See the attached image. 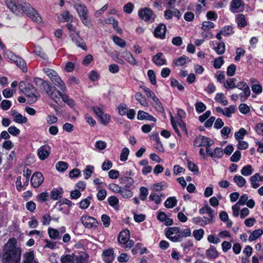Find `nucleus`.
Listing matches in <instances>:
<instances>
[{
    "label": "nucleus",
    "mask_w": 263,
    "mask_h": 263,
    "mask_svg": "<svg viewBox=\"0 0 263 263\" xmlns=\"http://www.w3.org/2000/svg\"><path fill=\"white\" fill-rule=\"evenodd\" d=\"M233 180L239 187L244 186L247 182L246 180L240 175H235L234 177Z\"/></svg>",
    "instance_id": "obj_30"
},
{
    "label": "nucleus",
    "mask_w": 263,
    "mask_h": 263,
    "mask_svg": "<svg viewBox=\"0 0 263 263\" xmlns=\"http://www.w3.org/2000/svg\"><path fill=\"white\" fill-rule=\"evenodd\" d=\"M129 154V150L127 147L123 148L122 152L120 154V159L121 161H125L128 159V156Z\"/></svg>",
    "instance_id": "obj_52"
},
{
    "label": "nucleus",
    "mask_w": 263,
    "mask_h": 263,
    "mask_svg": "<svg viewBox=\"0 0 263 263\" xmlns=\"http://www.w3.org/2000/svg\"><path fill=\"white\" fill-rule=\"evenodd\" d=\"M48 234L49 237L52 239H59L61 238L58 230L56 229L49 228L48 229Z\"/></svg>",
    "instance_id": "obj_29"
},
{
    "label": "nucleus",
    "mask_w": 263,
    "mask_h": 263,
    "mask_svg": "<svg viewBox=\"0 0 263 263\" xmlns=\"http://www.w3.org/2000/svg\"><path fill=\"white\" fill-rule=\"evenodd\" d=\"M91 197H88L86 198L81 200L78 204L80 209L82 210L86 209L90 204Z\"/></svg>",
    "instance_id": "obj_40"
},
{
    "label": "nucleus",
    "mask_w": 263,
    "mask_h": 263,
    "mask_svg": "<svg viewBox=\"0 0 263 263\" xmlns=\"http://www.w3.org/2000/svg\"><path fill=\"white\" fill-rule=\"evenodd\" d=\"M44 71L54 85L58 87L63 92H66L67 91V88L64 82L62 80L55 70L48 68H44Z\"/></svg>",
    "instance_id": "obj_4"
},
{
    "label": "nucleus",
    "mask_w": 263,
    "mask_h": 263,
    "mask_svg": "<svg viewBox=\"0 0 263 263\" xmlns=\"http://www.w3.org/2000/svg\"><path fill=\"white\" fill-rule=\"evenodd\" d=\"M209 215V218L207 219L206 221H203L204 222L205 224H206L209 223H212L214 221V217L215 216L214 210H213L210 207L209 208L208 212L206 213Z\"/></svg>",
    "instance_id": "obj_46"
},
{
    "label": "nucleus",
    "mask_w": 263,
    "mask_h": 263,
    "mask_svg": "<svg viewBox=\"0 0 263 263\" xmlns=\"http://www.w3.org/2000/svg\"><path fill=\"white\" fill-rule=\"evenodd\" d=\"M100 123L104 125H107L110 121L111 117L108 114H105L103 112L99 117Z\"/></svg>",
    "instance_id": "obj_38"
},
{
    "label": "nucleus",
    "mask_w": 263,
    "mask_h": 263,
    "mask_svg": "<svg viewBox=\"0 0 263 263\" xmlns=\"http://www.w3.org/2000/svg\"><path fill=\"white\" fill-rule=\"evenodd\" d=\"M7 57L12 61L15 64L23 70L26 72L27 70V68L25 61L21 58L16 56L14 53L10 51L7 52Z\"/></svg>",
    "instance_id": "obj_8"
},
{
    "label": "nucleus",
    "mask_w": 263,
    "mask_h": 263,
    "mask_svg": "<svg viewBox=\"0 0 263 263\" xmlns=\"http://www.w3.org/2000/svg\"><path fill=\"white\" fill-rule=\"evenodd\" d=\"M23 263H39L35 258L34 252L32 250L25 252L23 255Z\"/></svg>",
    "instance_id": "obj_18"
},
{
    "label": "nucleus",
    "mask_w": 263,
    "mask_h": 263,
    "mask_svg": "<svg viewBox=\"0 0 263 263\" xmlns=\"http://www.w3.org/2000/svg\"><path fill=\"white\" fill-rule=\"evenodd\" d=\"M112 40L115 44L120 47H124L126 45V42L118 36H114Z\"/></svg>",
    "instance_id": "obj_49"
},
{
    "label": "nucleus",
    "mask_w": 263,
    "mask_h": 263,
    "mask_svg": "<svg viewBox=\"0 0 263 263\" xmlns=\"http://www.w3.org/2000/svg\"><path fill=\"white\" fill-rule=\"evenodd\" d=\"M153 62L157 66H162L165 64V59L162 53L159 52L153 57Z\"/></svg>",
    "instance_id": "obj_23"
},
{
    "label": "nucleus",
    "mask_w": 263,
    "mask_h": 263,
    "mask_svg": "<svg viewBox=\"0 0 263 263\" xmlns=\"http://www.w3.org/2000/svg\"><path fill=\"white\" fill-rule=\"evenodd\" d=\"M129 231L127 230L122 231L118 236V241L121 245L125 243L129 239Z\"/></svg>",
    "instance_id": "obj_24"
},
{
    "label": "nucleus",
    "mask_w": 263,
    "mask_h": 263,
    "mask_svg": "<svg viewBox=\"0 0 263 263\" xmlns=\"http://www.w3.org/2000/svg\"><path fill=\"white\" fill-rule=\"evenodd\" d=\"M7 7L17 15L25 13L37 23L42 22V18L31 5L24 0H4Z\"/></svg>",
    "instance_id": "obj_1"
},
{
    "label": "nucleus",
    "mask_w": 263,
    "mask_h": 263,
    "mask_svg": "<svg viewBox=\"0 0 263 263\" xmlns=\"http://www.w3.org/2000/svg\"><path fill=\"white\" fill-rule=\"evenodd\" d=\"M177 203V200L174 197H171L168 198L165 203V206L168 209L173 208L176 205Z\"/></svg>",
    "instance_id": "obj_34"
},
{
    "label": "nucleus",
    "mask_w": 263,
    "mask_h": 263,
    "mask_svg": "<svg viewBox=\"0 0 263 263\" xmlns=\"http://www.w3.org/2000/svg\"><path fill=\"white\" fill-rule=\"evenodd\" d=\"M195 108L196 111L201 113L203 112L206 108L205 105L202 102H197L195 104Z\"/></svg>",
    "instance_id": "obj_59"
},
{
    "label": "nucleus",
    "mask_w": 263,
    "mask_h": 263,
    "mask_svg": "<svg viewBox=\"0 0 263 263\" xmlns=\"http://www.w3.org/2000/svg\"><path fill=\"white\" fill-rule=\"evenodd\" d=\"M141 88H142L143 91L145 92L147 97L152 99V100L153 101H154V100H156L157 98H158L156 96L155 93L152 91H151L149 88H148L145 86H142V87H141Z\"/></svg>",
    "instance_id": "obj_56"
},
{
    "label": "nucleus",
    "mask_w": 263,
    "mask_h": 263,
    "mask_svg": "<svg viewBox=\"0 0 263 263\" xmlns=\"http://www.w3.org/2000/svg\"><path fill=\"white\" fill-rule=\"evenodd\" d=\"M100 186H97V189L98 190V192L97 194V199L99 201H102L105 199L107 195V192L105 190L100 189Z\"/></svg>",
    "instance_id": "obj_42"
},
{
    "label": "nucleus",
    "mask_w": 263,
    "mask_h": 263,
    "mask_svg": "<svg viewBox=\"0 0 263 263\" xmlns=\"http://www.w3.org/2000/svg\"><path fill=\"white\" fill-rule=\"evenodd\" d=\"M165 235L167 238L173 242H180L179 228L174 227L166 230Z\"/></svg>",
    "instance_id": "obj_9"
},
{
    "label": "nucleus",
    "mask_w": 263,
    "mask_h": 263,
    "mask_svg": "<svg viewBox=\"0 0 263 263\" xmlns=\"http://www.w3.org/2000/svg\"><path fill=\"white\" fill-rule=\"evenodd\" d=\"M236 22L238 27L243 28L247 25L245 16L242 14H238L236 17Z\"/></svg>",
    "instance_id": "obj_25"
},
{
    "label": "nucleus",
    "mask_w": 263,
    "mask_h": 263,
    "mask_svg": "<svg viewBox=\"0 0 263 263\" xmlns=\"http://www.w3.org/2000/svg\"><path fill=\"white\" fill-rule=\"evenodd\" d=\"M61 15L65 22L68 23L69 22H72L73 20L72 15L67 10L63 11Z\"/></svg>",
    "instance_id": "obj_51"
},
{
    "label": "nucleus",
    "mask_w": 263,
    "mask_h": 263,
    "mask_svg": "<svg viewBox=\"0 0 263 263\" xmlns=\"http://www.w3.org/2000/svg\"><path fill=\"white\" fill-rule=\"evenodd\" d=\"M215 100L222 104L223 105H227L228 104V102L222 93H217L215 95Z\"/></svg>",
    "instance_id": "obj_33"
},
{
    "label": "nucleus",
    "mask_w": 263,
    "mask_h": 263,
    "mask_svg": "<svg viewBox=\"0 0 263 263\" xmlns=\"http://www.w3.org/2000/svg\"><path fill=\"white\" fill-rule=\"evenodd\" d=\"M166 27L164 24H159L155 29L154 36L157 38L163 39L165 38Z\"/></svg>",
    "instance_id": "obj_16"
},
{
    "label": "nucleus",
    "mask_w": 263,
    "mask_h": 263,
    "mask_svg": "<svg viewBox=\"0 0 263 263\" xmlns=\"http://www.w3.org/2000/svg\"><path fill=\"white\" fill-rule=\"evenodd\" d=\"M214 142L209 138L199 135L194 140V145L196 146H206L213 145Z\"/></svg>",
    "instance_id": "obj_10"
},
{
    "label": "nucleus",
    "mask_w": 263,
    "mask_h": 263,
    "mask_svg": "<svg viewBox=\"0 0 263 263\" xmlns=\"http://www.w3.org/2000/svg\"><path fill=\"white\" fill-rule=\"evenodd\" d=\"M206 255L210 259H215L218 256V253L213 246H211L206 251Z\"/></svg>",
    "instance_id": "obj_26"
},
{
    "label": "nucleus",
    "mask_w": 263,
    "mask_h": 263,
    "mask_svg": "<svg viewBox=\"0 0 263 263\" xmlns=\"http://www.w3.org/2000/svg\"><path fill=\"white\" fill-rule=\"evenodd\" d=\"M44 180L42 174L40 172H36L31 177V183L34 187L37 188L42 184Z\"/></svg>",
    "instance_id": "obj_13"
},
{
    "label": "nucleus",
    "mask_w": 263,
    "mask_h": 263,
    "mask_svg": "<svg viewBox=\"0 0 263 263\" xmlns=\"http://www.w3.org/2000/svg\"><path fill=\"white\" fill-rule=\"evenodd\" d=\"M56 169L61 172L65 171L68 168V164L64 161H59L55 165Z\"/></svg>",
    "instance_id": "obj_44"
},
{
    "label": "nucleus",
    "mask_w": 263,
    "mask_h": 263,
    "mask_svg": "<svg viewBox=\"0 0 263 263\" xmlns=\"http://www.w3.org/2000/svg\"><path fill=\"white\" fill-rule=\"evenodd\" d=\"M147 76L153 85L156 84V78L155 72L153 70H149L147 71Z\"/></svg>",
    "instance_id": "obj_62"
},
{
    "label": "nucleus",
    "mask_w": 263,
    "mask_h": 263,
    "mask_svg": "<svg viewBox=\"0 0 263 263\" xmlns=\"http://www.w3.org/2000/svg\"><path fill=\"white\" fill-rule=\"evenodd\" d=\"M18 87L21 91L30 98V101L32 103L35 102L36 101L37 96L35 93V90L31 84L22 81L20 83Z\"/></svg>",
    "instance_id": "obj_6"
},
{
    "label": "nucleus",
    "mask_w": 263,
    "mask_h": 263,
    "mask_svg": "<svg viewBox=\"0 0 263 263\" xmlns=\"http://www.w3.org/2000/svg\"><path fill=\"white\" fill-rule=\"evenodd\" d=\"M34 82L35 83V84L36 85L42 84L46 93H47V89H48V86H49L52 90L54 89V88H56L55 87H51L48 83L44 81L42 79H41L40 78H35L34 80Z\"/></svg>",
    "instance_id": "obj_39"
},
{
    "label": "nucleus",
    "mask_w": 263,
    "mask_h": 263,
    "mask_svg": "<svg viewBox=\"0 0 263 263\" xmlns=\"http://www.w3.org/2000/svg\"><path fill=\"white\" fill-rule=\"evenodd\" d=\"M8 132L13 136H17L20 133V130L15 126H11L8 129Z\"/></svg>",
    "instance_id": "obj_63"
},
{
    "label": "nucleus",
    "mask_w": 263,
    "mask_h": 263,
    "mask_svg": "<svg viewBox=\"0 0 263 263\" xmlns=\"http://www.w3.org/2000/svg\"><path fill=\"white\" fill-rule=\"evenodd\" d=\"M74 263H88V255L84 252H79L78 254H74Z\"/></svg>",
    "instance_id": "obj_19"
},
{
    "label": "nucleus",
    "mask_w": 263,
    "mask_h": 263,
    "mask_svg": "<svg viewBox=\"0 0 263 263\" xmlns=\"http://www.w3.org/2000/svg\"><path fill=\"white\" fill-rule=\"evenodd\" d=\"M246 134V130L243 128H241L238 132L235 133V138L237 140H241Z\"/></svg>",
    "instance_id": "obj_54"
},
{
    "label": "nucleus",
    "mask_w": 263,
    "mask_h": 263,
    "mask_svg": "<svg viewBox=\"0 0 263 263\" xmlns=\"http://www.w3.org/2000/svg\"><path fill=\"white\" fill-rule=\"evenodd\" d=\"M10 115L12 116L13 121L15 123L24 124L26 123L28 121L27 118L25 116L18 113L16 110L11 109Z\"/></svg>",
    "instance_id": "obj_14"
},
{
    "label": "nucleus",
    "mask_w": 263,
    "mask_h": 263,
    "mask_svg": "<svg viewBox=\"0 0 263 263\" xmlns=\"http://www.w3.org/2000/svg\"><path fill=\"white\" fill-rule=\"evenodd\" d=\"M193 234L196 240H200L203 236L204 230L202 229L194 230L193 231Z\"/></svg>",
    "instance_id": "obj_55"
},
{
    "label": "nucleus",
    "mask_w": 263,
    "mask_h": 263,
    "mask_svg": "<svg viewBox=\"0 0 263 263\" xmlns=\"http://www.w3.org/2000/svg\"><path fill=\"white\" fill-rule=\"evenodd\" d=\"M187 59L188 58L185 56H181L176 60L174 61V63L177 66H182L186 64Z\"/></svg>",
    "instance_id": "obj_48"
},
{
    "label": "nucleus",
    "mask_w": 263,
    "mask_h": 263,
    "mask_svg": "<svg viewBox=\"0 0 263 263\" xmlns=\"http://www.w3.org/2000/svg\"><path fill=\"white\" fill-rule=\"evenodd\" d=\"M75 9L76 10L80 18L88 14V10L86 8V6L84 4H82L81 5L76 7Z\"/></svg>",
    "instance_id": "obj_32"
},
{
    "label": "nucleus",
    "mask_w": 263,
    "mask_h": 263,
    "mask_svg": "<svg viewBox=\"0 0 263 263\" xmlns=\"http://www.w3.org/2000/svg\"><path fill=\"white\" fill-rule=\"evenodd\" d=\"M122 57L130 65L134 66L137 65V61L129 51L127 50L123 51L122 53Z\"/></svg>",
    "instance_id": "obj_20"
},
{
    "label": "nucleus",
    "mask_w": 263,
    "mask_h": 263,
    "mask_svg": "<svg viewBox=\"0 0 263 263\" xmlns=\"http://www.w3.org/2000/svg\"><path fill=\"white\" fill-rule=\"evenodd\" d=\"M81 221L83 226L87 228H96L98 226L97 220L91 216L83 215L81 218Z\"/></svg>",
    "instance_id": "obj_11"
},
{
    "label": "nucleus",
    "mask_w": 263,
    "mask_h": 263,
    "mask_svg": "<svg viewBox=\"0 0 263 263\" xmlns=\"http://www.w3.org/2000/svg\"><path fill=\"white\" fill-rule=\"evenodd\" d=\"M49 194L47 192H42L36 196V200L39 202H44L48 200Z\"/></svg>",
    "instance_id": "obj_43"
},
{
    "label": "nucleus",
    "mask_w": 263,
    "mask_h": 263,
    "mask_svg": "<svg viewBox=\"0 0 263 263\" xmlns=\"http://www.w3.org/2000/svg\"><path fill=\"white\" fill-rule=\"evenodd\" d=\"M135 98L139 103L143 106H147V102L146 98L142 95L140 93H136L135 95Z\"/></svg>",
    "instance_id": "obj_41"
},
{
    "label": "nucleus",
    "mask_w": 263,
    "mask_h": 263,
    "mask_svg": "<svg viewBox=\"0 0 263 263\" xmlns=\"http://www.w3.org/2000/svg\"><path fill=\"white\" fill-rule=\"evenodd\" d=\"M230 7L232 12H238L244 8L243 2L242 0H232L230 4Z\"/></svg>",
    "instance_id": "obj_17"
},
{
    "label": "nucleus",
    "mask_w": 263,
    "mask_h": 263,
    "mask_svg": "<svg viewBox=\"0 0 263 263\" xmlns=\"http://www.w3.org/2000/svg\"><path fill=\"white\" fill-rule=\"evenodd\" d=\"M120 193L123 197L126 198H130L133 195V192L127 189H121Z\"/></svg>",
    "instance_id": "obj_64"
},
{
    "label": "nucleus",
    "mask_w": 263,
    "mask_h": 263,
    "mask_svg": "<svg viewBox=\"0 0 263 263\" xmlns=\"http://www.w3.org/2000/svg\"><path fill=\"white\" fill-rule=\"evenodd\" d=\"M212 44L213 46L216 45L213 49L218 54H222L225 52L226 46L224 42L213 41Z\"/></svg>",
    "instance_id": "obj_21"
},
{
    "label": "nucleus",
    "mask_w": 263,
    "mask_h": 263,
    "mask_svg": "<svg viewBox=\"0 0 263 263\" xmlns=\"http://www.w3.org/2000/svg\"><path fill=\"white\" fill-rule=\"evenodd\" d=\"M51 197L53 200H58L61 197V192L57 189H53L51 192Z\"/></svg>",
    "instance_id": "obj_60"
},
{
    "label": "nucleus",
    "mask_w": 263,
    "mask_h": 263,
    "mask_svg": "<svg viewBox=\"0 0 263 263\" xmlns=\"http://www.w3.org/2000/svg\"><path fill=\"white\" fill-rule=\"evenodd\" d=\"M260 180V176L258 173L254 174L250 178L251 186L253 189H257L259 186V181Z\"/></svg>",
    "instance_id": "obj_28"
},
{
    "label": "nucleus",
    "mask_w": 263,
    "mask_h": 263,
    "mask_svg": "<svg viewBox=\"0 0 263 263\" xmlns=\"http://www.w3.org/2000/svg\"><path fill=\"white\" fill-rule=\"evenodd\" d=\"M74 253L63 254L60 258L61 263H74Z\"/></svg>",
    "instance_id": "obj_27"
},
{
    "label": "nucleus",
    "mask_w": 263,
    "mask_h": 263,
    "mask_svg": "<svg viewBox=\"0 0 263 263\" xmlns=\"http://www.w3.org/2000/svg\"><path fill=\"white\" fill-rule=\"evenodd\" d=\"M179 238L180 241L183 237H189L191 235V231L190 229H180L179 228Z\"/></svg>",
    "instance_id": "obj_45"
},
{
    "label": "nucleus",
    "mask_w": 263,
    "mask_h": 263,
    "mask_svg": "<svg viewBox=\"0 0 263 263\" xmlns=\"http://www.w3.org/2000/svg\"><path fill=\"white\" fill-rule=\"evenodd\" d=\"M148 190L147 188L142 186L140 189V199L144 201L147 197V196L148 195Z\"/></svg>",
    "instance_id": "obj_61"
},
{
    "label": "nucleus",
    "mask_w": 263,
    "mask_h": 263,
    "mask_svg": "<svg viewBox=\"0 0 263 263\" xmlns=\"http://www.w3.org/2000/svg\"><path fill=\"white\" fill-rule=\"evenodd\" d=\"M66 26L69 31V35L72 41L76 44L77 46L86 50V45L85 43L82 42L81 40L79 35V31L77 30L76 28L73 26L71 22L68 23Z\"/></svg>",
    "instance_id": "obj_5"
},
{
    "label": "nucleus",
    "mask_w": 263,
    "mask_h": 263,
    "mask_svg": "<svg viewBox=\"0 0 263 263\" xmlns=\"http://www.w3.org/2000/svg\"><path fill=\"white\" fill-rule=\"evenodd\" d=\"M153 101V102L152 103L153 104L157 111L160 112H162L164 111L163 107L158 98H157L156 100Z\"/></svg>",
    "instance_id": "obj_53"
},
{
    "label": "nucleus",
    "mask_w": 263,
    "mask_h": 263,
    "mask_svg": "<svg viewBox=\"0 0 263 263\" xmlns=\"http://www.w3.org/2000/svg\"><path fill=\"white\" fill-rule=\"evenodd\" d=\"M108 202L110 206H112L116 210H118L119 208V200L118 199L114 196H111L108 197Z\"/></svg>",
    "instance_id": "obj_36"
},
{
    "label": "nucleus",
    "mask_w": 263,
    "mask_h": 263,
    "mask_svg": "<svg viewBox=\"0 0 263 263\" xmlns=\"http://www.w3.org/2000/svg\"><path fill=\"white\" fill-rule=\"evenodd\" d=\"M235 110V107L233 105H231L224 109L223 115L227 117H230L232 114H234Z\"/></svg>",
    "instance_id": "obj_57"
},
{
    "label": "nucleus",
    "mask_w": 263,
    "mask_h": 263,
    "mask_svg": "<svg viewBox=\"0 0 263 263\" xmlns=\"http://www.w3.org/2000/svg\"><path fill=\"white\" fill-rule=\"evenodd\" d=\"M95 146L97 149L102 151L106 148L107 144L105 141L99 140L96 142Z\"/></svg>",
    "instance_id": "obj_58"
},
{
    "label": "nucleus",
    "mask_w": 263,
    "mask_h": 263,
    "mask_svg": "<svg viewBox=\"0 0 263 263\" xmlns=\"http://www.w3.org/2000/svg\"><path fill=\"white\" fill-rule=\"evenodd\" d=\"M139 17L145 21L153 22L154 21L155 15L153 11L148 8H145L139 11Z\"/></svg>",
    "instance_id": "obj_12"
},
{
    "label": "nucleus",
    "mask_w": 263,
    "mask_h": 263,
    "mask_svg": "<svg viewBox=\"0 0 263 263\" xmlns=\"http://www.w3.org/2000/svg\"><path fill=\"white\" fill-rule=\"evenodd\" d=\"M170 120L172 125L178 136L181 137V134L179 128H180V130L184 132L185 134H187V130L186 128L185 124L181 119H177L176 121H175L173 115H171Z\"/></svg>",
    "instance_id": "obj_7"
},
{
    "label": "nucleus",
    "mask_w": 263,
    "mask_h": 263,
    "mask_svg": "<svg viewBox=\"0 0 263 263\" xmlns=\"http://www.w3.org/2000/svg\"><path fill=\"white\" fill-rule=\"evenodd\" d=\"M254 170L251 165H247L243 166L241 170V174L244 176H249L252 174Z\"/></svg>",
    "instance_id": "obj_35"
},
{
    "label": "nucleus",
    "mask_w": 263,
    "mask_h": 263,
    "mask_svg": "<svg viewBox=\"0 0 263 263\" xmlns=\"http://www.w3.org/2000/svg\"><path fill=\"white\" fill-rule=\"evenodd\" d=\"M50 153V147L48 145L41 146L37 150V155L41 160L46 159Z\"/></svg>",
    "instance_id": "obj_15"
},
{
    "label": "nucleus",
    "mask_w": 263,
    "mask_h": 263,
    "mask_svg": "<svg viewBox=\"0 0 263 263\" xmlns=\"http://www.w3.org/2000/svg\"><path fill=\"white\" fill-rule=\"evenodd\" d=\"M15 238H10L5 244L3 255V263H20L22 250L17 247Z\"/></svg>",
    "instance_id": "obj_2"
},
{
    "label": "nucleus",
    "mask_w": 263,
    "mask_h": 263,
    "mask_svg": "<svg viewBox=\"0 0 263 263\" xmlns=\"http://www.w3.org/2000/svg\"><path fill=\"white\" fill-rule=\"evenodd\" d=\"M65 93L62 91H59L57 88H54L52 90L49 86H48L47 89V94L55 103H59L61 102V99H62L63 102L67 103L70 107H72L74 106L73 100Z\"/></svg>",
    "instance_id": "obj_3"
},
{
    "label": "nucleus",
    "mask_w": 263,
    "mask_h": 263,
    "mask_svg": "<svg viewBox=\"0 0 263 263\" xmlns=\"http://www.w3.org/2000/svg\"><path fill=\"white\" fill-rule=\"evenodd\" d=\"M263 234V230L261 229H258L253 231L249 237V240L253 241Z\"/></svg>",
    "instance_id": "obj_31"
},
{
    "label": "nucleus",
    "mask_w": 263,
    "mask_h": 263,
    "mask_svg": "<svg viewBox=\"0 0 263 263\" xmlns=\"http://www.w3.org/2000/svg\"><path fill=\"white\" fill-rule=\"evenodd\" d=\"M236 79L230 78L227 80L223 84V86L227 89H233L236 88Z\"/></svg>",
    "instance_id": "obj_37"
},
{
    "label": "nucleus",
    "mask_w": 263,
    "mask_h": 263,
    "mask_svg": "<svg viewBox=\"0 0 263 263\" xmlns=\"http://www.w3.org/2000/svg\"><path fill=\"white\" fill-rule=\"evenodd\" d=\"M94 170V167L92 165L86 166L85 169L84 170V178L88 179L90 178Z\"/></svg>",
    "instance_id": "obj_47"
},
{
    "label": "nucleus",
    "mask_w": 263,
    "mask_h": 263,
    "mask_svg": "<svg viewBox=\"0 0 263 263\" xmlns=\"http://www.w3.org/2000/svg\"><path fill=\"white\" fill-rule=\"evenodd\" d=\"M114 258L113 249H109L103 252V258L105 262H111Z\"/></svg>",
    "instance_id": "obj_22"
},
{
    "label": "nucleus",
    "mask_w": 263,
    "mask_h": 263,
    "mask_svg": "<svg viewBox=\"0 0 263 263\" xmlns=\"http://www.w3.org/2000/svg\"><path fill=\"white\" fill-rule=\"evenodd\" d=\"M221 33L224 36H228L233 33V27L231 26H224L220 30Z\"/></svg>",
    "instance_id": "obj_50"
}]
</instances>
